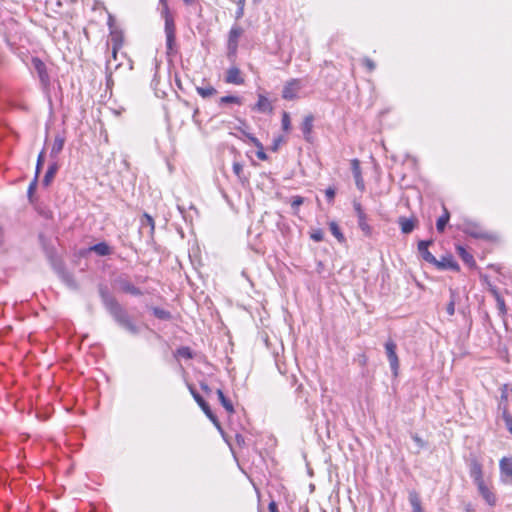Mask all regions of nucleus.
Wrapping results in <instances>:
<instances>
[{
	"label": "nucleus",
	"instance_id": "17",
	"mask_svg": "<svg viewBox=\"0 0 512 512\" xmlns=\"http://www.w3.org/2000/svg\"><path fill=\"white\" fill-rule=\"evenodd\" d=\"M500 470L506 477H512V458L503 457L500 460Z\"/></svg>",
	"mask_w": 512,
	"mask_h": 512
},
{
	"label": "nucleus",
	"instance_id": "53",
	"mask_svg": "<svg viewBox=\"0 0 512 512\" xmlns=\"http://www.w3.org/2000/svg\"><path fill=\"white\" fill-rule=\"evenodd\" d=\"M42 66H43V63H42L41 61L37 60V62H36V68L39 70V72H40V73H41V70H40V69H41V67H42Z\"/></svg>",
	"mask_w": 512,
	"mask_h": 512
},
{
	"label": "nucleus",
	"instance_id": "43",
	"mask_svg": "<svg viewBox=\"0 0 512 512\" xmlns=\"http://www.w3.org/2000/svg\"><path fill=\"white\" fill-rule=\"evenodd\" d=\"M166 38H167V48L169 50L172 49L173 47V44L175 42V34H172L171 32L169 34L166 35Z\"/></svg>",
	"mask_w": 512,
	"mask_h": 512
},
{
	"label": "nucleus",
	"instance_id": "36",
	"mask_svg": "<svg viewBox=\"0 0 512 512\" xmlns=\"http://www.w3.org/2000/svg\"><path fill=\"white\" fill-rule=\"evenodd\" d=\"M310 237H311L312 240H314L316 242H320L324 238V233H323V231L321 229H317V230H314L310 234Z\"/></svg>",
	"mask_w": 512,
	"mask_h": 512
},
{
	"label": "nucleus",
	"instance_id": "54",
	"mask_svg": "<svg viewBox=\"0 0 512 512\" xmlns=\"http://www.w3.org/2000/svg\"><path fill=\"white\" fill-rule=\"evenodd\" d=\"M201 388L204 390V391H209V388L206 384H201Z\"/></svg>",
	"mask_w": 512,
	"mask_h": 512
},
{
	"label": "nucleus",
	"instance_id": "25",
	"mask_svg": "<svg viewBox=\"0 0 512 512\" xmlns=\"http://www.w3.org/2000/svg\"><path fill=\"white\" fill-rule=\"evenodd\" d=\"M457 250V253L458 255L462 258V260L464 262H466L467 264H470V263H473L474 262V259H473V256L471 254H469L464 247L462 246H457L456 248Z\"/></svg>",
	"mask_w": 512,
	"mask_h": 512
},
{
	"label": "nucleus",
	"instance_id": "41",
	"mask_svg": "<svg viewBox=\"0 0 512 512\" xmlns=\"http://www.w3.org/2000/svg\"><path fill=\"white\" fill-rule=\"evenodd\" d=\"M178 354L185 358L192 357L191 351L188 347H182V348L178 349Z\"/></svg>",
	"mask_w": 512,
	"mask_h": 512
},
{
	"label": "nucleus",
	"instance_id": "24",
	"mask_svg": "<svg viewBox=\"0 0 512 512\" xmlns=\"http://www.w3.org/2000/svg\"><path fill=\"white\" fill-rule=\"evenodd\" d=\"M358 218V226L359 228L364 232L365 235L371 234V227L367 223V216L366 214L363 216H359Z\"/></svg>",
	"mask_w": 512,
	"mask_h": 512
},
{
	"label": "nucleus",
	"instance_id": "29",
	"mask_svg": "<svg viewBox=\"0 0 512 512\" xmlns=\"http://www.w3.org/2000/svg\"><path fill=\"white\" fill-rule=\"evenodd\" d=\"M226 103H234V104H242V101L237 96H223L220 98V104H226Z\"/></svg>",
	"mask_w": 512,
	"mask_h": 512
},
{
	"label": "nucleus",
	"instance_id": "16",
	"mask_svg": "<svg viewBox=\"0 0 512 512\" xmlns=\"http://www.w3.org/2000/svg\"><path fill=\"white\" fill-rule=\"evenodd\" d=\"M313 120H314V118L312 115H307L304 118L302 126H301L302 132L304 134V138L307 141H310V134H311V131L313 128Z\"/></svg>",
	"mask_w": 512,
	"mask_h": 512
},
{
	"label": "nucleus",
	"instance_id": "23",
	"mask_svg": "<svg viewBox=\"0 0 512 512\" xmlns=\"http://www.w3.org/2000/svg\"><path fill=\"white\" fill-rule=\"evenodd\" d=\"M492 293L497 302V308L501 315H505L507 312L506 305L504 299L500 296V294L496 290H492Z\"/></svg>",
	"mask_w": 512,
	"mask_h": 512
},
{
	"label": "nucleus",
	"instance_id": "18",
	"mask_svg": "<svg viewBox=\"0 0 512 512\" xmlns=\"http://www.w3.org/2000/svg\"><path fill=\"white\" fill-rule=\"evenodd\" d=\"M243 30L240 27H233L229 32V47L236 49L239 37L242 35Z\"/></svg>",
	"mask_w": 512,
	"mask_h": 512
},
{
	"label": "nucleus",
	"instance_id": "31",
	"mask_svg": "<svg viewBox=\"0 0 512 512\" xmlns=\"http://www.w3.org/2000/svg\"><path fill=\"white\" fill-rule=\"evenodd\" d=\"M252 142L255 144V146H257L258 148H260V150L257 152V157L261 160H266L267 159V155L264 153L263 151V146L262 144L256 139V138H251Z\"/></svg>",
	"mask_w": 512,
	"mask_h": 512
},
{
	"label": "nucleus",
	"instance_id": "40",
	"mask_svg": "<svg viewBox=\"0 0 512 512\" xmlns=\"http://www.w3.org/2000/svg\"><path fill=\"white\" fill-rule=\"evenodd\" d=\"M304 202L303 197L301 196H294L291 201V206L293 208H298L300 205H302Z\"/></svg>",
	"mask_w": 512,
	"mask_h": 512
},
{
	"label": "nucleus",
	"instance_id": "51",
	"mask_svg": "<svg viewBox=\"0 0 512 512\" xmlns=\"http://www.w3.org/2000/svg\"><path fill=\"white\" fill-rule=\"evenodd\" d=\"M413 512H423L421 503L417 504V506H412Z\"/></svg>",
	"mask_w": 512,
	"mask_h": 512
},
{
	"label": "nucleus",
	"instance_id": "45",
	"mask_svg": "<svg viewBox=\"0 0 512 512\" xmlns=\"http://www.w3.org/2000/svg\"><path fill=\"white\" fill-rule=\"evenodd\" d=\"M325 194L328 200L331 202L335 197V190L332 187H329L326 189Z\"/></svg>",
	"mask_w": 512,
	"mask_h": 512
},
{
	"label": "nucleus",
	"instance_id": "21",
	"mask_svg": "<svg viewBox=\"0 0 512 512\" xmlns=\"http://www.w3.org/2000/svg\"><path fill=\"white\" fill-rule=\"evenodd\" d=\"M217 395H218L219 401L221 402L222 406L226 409V411L229 413H233L234 412L233 404L231 403V401L229 399H227L225 397V395L221 389L217 390Z\"/></svg>",
	"mask_w": 512,
	"mask_h": 512
},
{
	"label": "nucleus",
	"instance_id": "42",
	"mask_svg": "<svg viewBox=\"0 0 512 512\" xmlns=\"http://www.w3.org/2000/svg\"><path fill=\"white\" fill-rule=\"evenodd\" d=\"M363 65L371 72L375 69V63L369 59V58H364L363 59Z\"/></svg>",
	"mask_w": 512,
	"mask_h": 512
},
{
	"label": "nucleus",
	"instance_id": "10",
	"mask_svg": "<svg viewBox=\"0 0 512 512\" xmlns=\"http://www.w3.org/2000/svg\"><path fill=\"white\" fill-rule=\"evenodd\" d=\"M416 222L417 220L415 218L400 217L398 220L401 231L404 234L411 233L415 228Z\"/></svg>",
	"mask_w": 512,
	"mask_h": 512
},
{
	"label": "nucleus",
	"instance_id": "12",
	"mask_svg": "<svg viewBox=\"0 0 512 512\" xmlns=\"http://www.w3.org/2000/svg\"><path fill=\"white\" fill-rule=\"evenodd\" d=\"M64 144H65V137L61 136V135H56L53 145H52V148H51L50 157L57 158V156L63 150Z\"/></svg>",
	"mask_w": 512,
	"mask_h": 512
},
{
	"label": "nucleus",
	"instance_id": "52",
	"mask_svg": "<svg viewBox=\"0 0 512 512\" xmlns=\"http://www.w3.org/2000/svg\"><path fill=\"white\" fill-rule=\"evenodd\" d=\"M467 232L470 233L474 237H483V234L477 233L476 231L467 230Z\"/></svg>",
	"mask_w": 512,
	"mask_h": 512
},
{
	"label": "nucleus",
	"instance_id": "13",
	"mask_svg": "<svg viewBox=\"0 0 512 512\" xmlns=\"http://www.w3.org/2000/svg\"><path fill=\"white\" fill-rule=\"evenodd\" d=\"M254 109H256L260 112H263V113H267V112L270 113V112H272L273 107H272L270 101L264 95H259L258 101H257L256 105L254 106Z\"/></svg>",
	"mask_w": 512,
	"mask_h": 512
},
{
	"label": "nucleus",
	"instance_id": "28",
	"mask_svg": "<svg viewBox=\"0 0 512 512\" xmlns=\"http://www.w3.org/2000/svg\"><path fill=\"white\" fill-rule=\"evenodd\" d=\"M153 314L155 315V317L162 319V320H167V319L171 318V315L168 311L157 308V307L153 308Z\"/></svg>",
	"mask_w": 512,
	"mask_h": 512
},
{
	"label": "nucleus",
	"instance_id": "46",
	"mask_svg": "<svg viewBox=\"0 0 512 512\" xmlns=\"http://www.w3.org/2000/svg\"><path fill=\"white\" fill-rule=\"evenodd\" d=\"M38 176L35 175L34 180L30 183L28 188V194L31 195L36 188Z\"/></svg>",
	"mask_w": 512,
	"mask_h": 512
},
{
	"label": "nucleus",
	"instance_id": "15",
	"mask_svg": "<svg viewBox=\"0 0 512 512\" xmlns=\"http://www.w3.org/2000/svg\"><path fill=\"white\" fill-rule=\"evenodd\" d=\"M439 269H458V265L453 261L451 257H443L441 260L436 259V263H433Z\"/></svg>",
	"mask_w": 512,
	"mask_h": 512
},
{
	"label": "nucleus",
	"instance_id": "9",
	"mask_svg": "<svg viewBox=\"0 0 512 512\" xmlns=\"http://www.w3.org/2000/svg\"><path fill=\"white\" fill-rule=\"evenodd\" d=\"M351 169L352 173L355 179L356 186L360 189H364V182L361 176V168H360V162L358 159H353L351 161Z\"/></svg>",
	"mask_w": 512,
	"mask_h": 512
},
{
	"label": "nucleus",
	"instance_id": "22",
	"mask_svg": "<svg viewBox=\"0 0 512 512\" xmlns=\"http://www.w3.org/2000/svg\"><path fill=\"white\" fill-rule=\"evenodd\" d=\"M450 215L446 208H444V214L438 218L436 228L439 232H443L447 222L449 221Z\"/></svg>",
	"mask_w": 512,
	"mask_h": 512
},
{
	"label": "nucleus",
	"instance_id": "4",
	"mask_svg": "<svg viewBox=\"0 0 512 512\" xmlns=\"http://www.w3.org/2000/svg\"><path fill=\"white\" fill-rule=\"evenodd\" d=\"M301 89V83L298 79H292L286 83L282 91V97L286 100H293Z\"/></svg>",
	"mask_w": 512,
	"mask_h": 512
},
{
	"label": "nucleus",
	"instance_id": "32",
	"mask_svg": "<svg viewBox=\"0 0 512 512\" xmlns=\"http://www.w3.org/2000/svg\"><path fill=\"white\" fill-rule=\"evenodd\" d=\"M290 127H291L290 116L287 112H283L282 128L284 131L288 132L290 130Z\"/></svg>",
	"mask_w": 512,
	"mask_h": 512
},
{
	"label": "nucleus",
	"instance_id": "26",
	"mask_svg": "<svg viewBox=\"0 0 512 512\" xmlns=\"http://www.w3.org/2000/svg\"><path fill=\"white\" fill-rule=\"evenodd\" d=\"M141 223H142V227L148 226L150 228L151 234L154 233V229H155L154 219L149 214L145 213L143 215Z\"/></svg>",
	"mask_w": 512,
	"mask_h": 512
},
{
	"label": "nucleus",
	"instance_id": "34",
	"mask_svg": "<svg viewBox=\"0 0 512 512\" xmlns=\"http://www.w3.org/2000/svg\"><path fill=\"white\" fill-rule=\"evenodd\" d=\"M503 420L505 422L506 428L512 434V416L507 412H503Z\"/></svg>",
	"mask_w": 512,
	"mask_h": 512
},
{
	"label": "nucleus",
	"instance_id": "48",
	"mask_svg": "<svg viewBox=\"0 0 512 512\" xmlns=\"http://www.w3.org/2000/svg\"><path fill=\"white\" fill-rule=\"evenodd\" d=\"M412 438L420 448H423L425 446L424 441L418 435L415 434L412 436Z\"/></svg>",
	"mask_w": 512,
	"mask_h": 512
},
{
	"label": "nucleus",
	"instance_id": "6",
	"mask_svg": "<svg viewBox=\"0 0 512 512\" xmlns=\"http://www.w3.org/2000/svg\"><path fill=\"white\" fill-rule=\"evenodd\" d=\"M432 244V240H421L418 243V251L421 257L428 263H436V258L429 252L428 247Z\"/></svg>",
	"mask_w": 512,
	"mask_h": 512
},
{
	"label": "nucleus",
	"instance_id": "7",
	"mask_svg": "<svg viewBox=\"0 0 512 512\" xmlns=\"http://www.w3.org/2000/svg\"><path fill=\"white\" fill-rule=\"evenodd\" d=\"M225 81L229 84L241 85L244 83V78L239 68L231 67L227 70Z\"/></svg>",
	"mask_w": 512,
	"mask_h": 512
},
{
	"label": "nucleus",
	"instance_id": "35",
	"mask_svg": "<svg viewBox=\"0 0 512 512\" xmlns=\"http://www.w3.org/2000/svg\"><path fill=\"white\" fill-rule=\"evenodd\" d=\"M44 153H45V150L43 149L39 155H38V159H37V165H36V175L38 176L41 169H42V165L44 163Z\"/></svg>",
	"mask_w": 512,
	"mask_h": 512
},
{
	"label": "nucleus",
	"instance_id": "49",
	"mask_svg": "<svg viewBox=\"0 0 512 512\" xmlns=\"http://www.w3.org/2000/svg\"><path fill=\"white\" fill-rule=\"evenodd\" d=\"M119 49H120V48H119V43H118V44H117V43H116V44H113V46H112V57H113L114 59H116L117 52H118V50H119Z\"/></svg>",
	"mask_w": 512,
	"mask_h": 512
},
{
	"label": "nucleus",
	"instance_id": "37",
	"mask_svg": "<svg viewBox=\"0 0 512 512\" xmlns=\"http://www.w3.org/2000/svg\"><path fill=\"white\" fill-rule=\"evenodd\" d=\"M172 33V34H175V27H174V23L171 19H166V22H165V33L166 35L169 34V33Z\"/></svg>",
	"mask_w": 512,
	"mask_h": 512
},
{
	"label": "nucleus",
	"instance_id": "20",
	"mask_svg": "<svg viewBox=\"0 0 512 512\" xmlns=\"http://www.w3.org/2000/svg\"><path fill=\"white\" fill-rule=\"evenodd\" d=\"M196 91L203 98H209L217 94V90L211 85H207L205 87H197Z\"/></svg>",
	"mask_w": 512,
	"mask_h": 512
},
{
	"label": "nucleus",
	"instance_id": "47",
	"mask_svg": "<svg viewBox=\"0 0 512 512\" xmlns=\"http://www.w3.org/2000/svg\"><path fill=\"white\" fill-rule=\"evenodd\" d=\"M244 6L245 5H238V9L236 11V16H235L236 19H240V18L243 17V15H244Z\"/></svg>",
	"mask_w": 512,
	"mask_h": 512
},
{
	"label": "nucleus",
	"instance_id": "50",
	"mask_svg": "<svg viewBox=\"0 0 512 512\" xmlns=\"http://www.w3.org/2000/svg\"><path fill=\"white\" fill-rule=\"evenodd\" d=\"M268 509H269L270 512H279L278 508H277V505H276V503L274 501L269 503Z\"/></svg>",
	"mask_w": 512,
	"mask_h": 512
},
{
	"label": "nucleus",
	"instance_id": "39",
	"mask_svg": "<svg viewBox=\"0 0 512 512\" xmlns=\"http://www.w3.org/2000/svg\"><path fill=\"white\" fill-rule=\"evenodd\" d=\"M233 171L239 179L242 178L243 166L240 163L235 162L233 164Z\"/></svg>",
	"mask_w": 512,
	"mask_h": 512
},
{
	"label": "nucleus",
	"instance_id": "11",
	"mask_svg": "<svg viewBox=\"0 0 512 512\" xmlns=\"http://www.w3.org/2000/svg\"><path fill=\"white\" fill-rule=\"evenodd\" d=\"M470 475L473 478L475 484L484 482L482 466L477 461H473L470 466Z\"/></svg>",
	"mask_w": 512,
	"mask_h": 512
},
{
	"label": "nucleus",
	"instance_id": "27",
	"mask_svg": "<svg viewBox=\"0 0 512 512\" xmlns=\"http://www.w3.org/2000/svg\"><path fill=\"white\" fill-rule=\"evenodd\" d=\"M331 233L338 239V241H344V235L340 231L339 226L335 222L329 224Z\"/></svg>",
	"mask_w": 512,
	"mask_h": 512
},
{
	"label": "nucleus",
	"instance_id": "38",
	"mask_svg": "<svg viewBox=\"0 0 512 512\" xmlns=\"http://www.w3.org/2000/svg\"><path fill=\"white\" fill-rule=\"evenodd\" d=\"M111 40L113 42V44H118L119 43V48H121L122 46V35L120 33H117V32H112L111 33Z\"/></svg>",
	"mask_w": 512,
	"mask_h": 512
},
{
	"label": "nucleus",
	"instance_id": "44",
	"mask_svg": "<svg viewBox=\"0 0 512 512\" xmlns=\"http://www.w3.org/2000/svg\"><path fill=\"white\" fill-rule=\"evenodd\" d=\"M353 207H354L357 217L365 215V213L361 207V204L359 202L354 201Z\"/></svg>",
	"mask_w": 512,
	"mask_h": 512
},
{
	"label": "nucleus",
	"instance_id": "2",
	"mask_svg": "<svg viewBox=\"0 0 512 512\" xmlns=\"http://www.w3.org/2000/svg\"><path fill=\"white\" fill-rule=\"evenodd\" d=\"M385 349H386V354H387V357H388V360L390 363V367H391L394 375L396 376L398 374V369H399V359L396 354L395 342L393 340H388L385 343Z\"/></svg>",
	"mask_w": 512,
	"mask_h": 512
},
{
	"label": "nucleus",
	"instance_id": "8",
	"mask_svg": "<svg viewBox=\"0 0 512 512\" xmlns=\"http://www.w3.org/2000/svg\"><path fill=\"white\" fill-rule=\"evenodd\" d=\"M480 495L484 498L486 503L490 506H494L496 503V497L492 491L485 485L484 482L476 484Z\"/></svg>",
	"mask_w": 512,
	"mask_h": 512
},
{
	"label": "nucleus",
	"instance_id": "1",
	"mask_svg": "<svg viewBox=\"0 0 512 512\" xmlns=\"http://www.w3.org/2000/svg\"><path fill=\"white\" fill-rule=\"evenodd\" d=\"M102 297L105 307L113 316L115 321L128 332H130L133 335H136L139 332L138 327L131 321L127 312L116 301V299L104 293H102Z\"/></svg>",
	"mask_w": 512,
	"mask_h": 512
},
{
	"label": "nucleus",
	"instance_id": "3",
	"mask_svg": "<svg viewBox=\"0 0 512 512\" xmlns=\"http://www.w3.org/2000/svg\"><path fill=\"white\" fill-rule=\"evenodd\" d=\"M190 392L195 399V401L198 403V405L201 407L203 412L206 414V416L217 426L219 427V422L217 420V417L212 413L210 406L208 403L197 393L192 387H190Z\"/></svg>",
	"mask_w": 512,
	"mask_h": 512
},
{
	"label": "nucleus",
	"instance_id": "30",
	"mask_svg": "<svg viewBox=\"0 0 512 512\" xmlns=\"http://www.w3.org/2000/svg\"><path fill=\"white\" fill-rule=\"evenodd\" d=\"M455 296H456L455 292L453 290H451V300L448 303L447 308H446L447 313L450 316L454 315V313H455Z\"/></svg>",
	"mask_w": 512,
	"mask_h": 512
},
{
	"label": "nucleus",
	"instance_id": "5",
	"mask_svg": "<svg viewBox=\"0 0 512 512\" xmlns=\"http://www.w3.org/2000/svg\"><path fill=\"white\" fill-rule=\"evenodd\" d=\"M115 284L119 290H121L125 293L131 294L134 296L142 295V292L140 291V289L137 288L136 286H134L130 281H128L125 278L120 277V278L116 279Z\"/></svg>",
	"mask_w": 512,
	"mask_h": 512
},
{
	"label": "nucleus",
	"instance_id": "19",
	"mask_svg": "<svg viewBox=\"0 0 512 512\" xmlns=\"http://www.w3.org/2000/svg\"><path fill=\"white\" fill-rule=\"evenodd\" d=\"M57 170H58V165H57V163H53V164H51V165L49 166V168H48V170L46 171L45 176H44V178H43V184H44L45 186H48V185L51 183V181L53 180V178H54V176H55V174H56Z\"/></svg>",
	"mask_w": 512,
	"mask_h": 512
},
{
	"label": "nucleus",
	"instance_id": "55",
	"mask_svg": "<svg viewBox=\"0 0 512 512\" xmlns=\"http://www.w3.org/2000/svg\"><path fill=\"white\" fill-rule=\"evenodd\" d=\"M185 4L191 5L193 4L194 0H183Z\"/></svg>",
	"mask_w": 512,
	"mask_h": 512
},
{
	"label": "nucleus",
	"instance_id": "33",
	"mask_svg": "<svg viewBox=\"0 0 512 512\" xmlns=\"http://www.w3.org/2000/svg\"><path fill=\"white\" fill-rule=\"evenodd\" d=\"M409 502L411 506H417V504L421 503L420 497L416 491L409 492Z\"/></svg>",
	"mask_w": 512,
	"mask_h": 512
},
{
	"label": "nucleus",
	"instance_id": "56",
	"mask_svg": "<svg viewBox=\"0 0 512 512\" xmlns=\"http://www.w3.org/2000/svg\"><path fill=\"white\" fill-rule=\"evenodd\" d=\"M237 4L238 5H245V0H238Z\"/></svg>",
	"mask_w": 512,
	"mask_h": 512
},
{
	"label": "nucleus",
	"instance_id": "14",
	"mask_svg": "<svg viewBox=\"0 0 512 512\" xmlns=\"http://www.w3.org/2000/svg\"><path fill=\"white\" fill-rule=\"evenodd\" d=\"M89 251L94 252L99 256H108L112 253L111 247L106 242H101L91 246Z\"/></svg>",
	"mask_w": 512,
	"mask_h": 512
}]
</instances>
